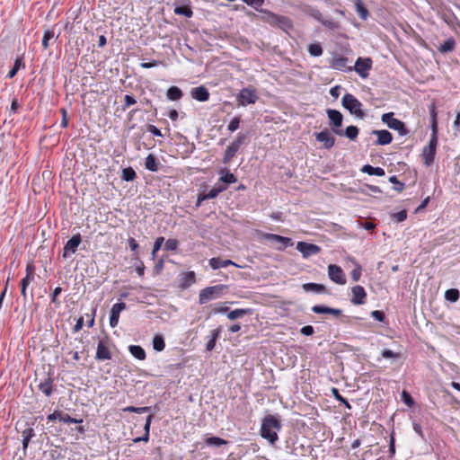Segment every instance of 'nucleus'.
<instances>
[{
    "instance_id": "7ed1b4c3",
    "label": "nucleus",
    "mask_w": 460,
    "mask_h": 460,
    "mask_svg": "<svg viewBox=\"0 0 460 460\" xmlns=\"http://www.w3.org/2000/svg\"><path fill=\"white\" fill-rule=\"evenodd\" d=\"M260 13L259 19L261 22H267L270 25L277 26L284 31H287L291 28L292 24L289 18L276 14L266 9L257 10Z\"/></svg>"
},
{
    "instance_id": "69168bd1",
    "label": "nucleus",
    "mask_w": 460,
    "mask_h": 460,
    "mask_svg": "<svg viewBox=\"0 0 460 460\" xmlns=\"http://www.w3.org/2000/svg\"><path fill=\"white\" fill-rule=\"evenodd\" d=\"M218 192L217 190L213 187L208 192H207L206 194L202 195V199H215L218 196Z\"/></svg>"
},
{
    "instance_id": "c756f323",
    "label": "nucleus",
    "mask_w": 460,
    "mask_h": 460,
    "mask_svg": "<svg viewBox=\"0 0 460 460\" xmlns=\"http://www.w3.org/2000/svg\"><path fill=\"white\" fill-rule=\"evenodd\" d=\"M362 172H366L369 175L384 176L385 170L381 167H374L370 164H366L361 169Z\"/></svg>"
},
{
    "instance_id": "0eeeda50",
    "label": "nucleus",
    "mask_w": 460,
    "mask_h": 460,
    "mask_svg": "<svg viewBox=\"0 0 460 460\" xmlns=\"http://www.w3.org/2000/svg\"><path fill=\"white\" fill-rule=\"evenodd\" d=\"M437 146H438L437 132H432L428 146H426L422 150V157L424 159V164L427 166H430L434 162Z\"/></svg>"
},
{
    "instance_id": "1a4fd4ad",
    "label": "nucleus",
    "mask_w": 460,
    "mask_h": 460,
    "mask_svg": "<svg viewBox=\"0 0 460 460\" xmlns=\"http://www.w3.org/2000/svg\"><path fill=\"white\" fill-rule=\"evenodd\" d=\"M257 100L256 91L252 88H243L238 94L239 104L243 106L255 103Z\"/></svg>"
},
{
    "instance_id": "bf43d9fd",
    "label": "nucleus",
    "mask_w": 460,
    "mask_h": 460,
    "mask_svg": "<svg viewBox=\"0 0 460 460\" xmlns=\"http://www.w3.org/2000/svg\"><path fill=\"white\" fill-rule=\"evenodd\" d=\"M239 125H240V118L234 117L228 124V127H227L228 130H230L231 132H234L239 128Z\"/></svg>"
},
{
    "instance_id": "4be33fe9",
    "label": "nucleus",
    "mask_w": 460,
    "mask_h": 460,
    "mask_svg": "<svg viewBox=\"0 0 460 460\" xmlns=\"http://www.w3.org/2000/svg\"><path fill=\"white\" fill-rule=\"evenodd\" d=\"M95 358L97 360H106L111 358V352L102 341L98 343Z\"/></svg>"
},
{
    "instance_id": "13d9d810",
    "label": "nucleus",
    "mask_w": 460,
    "mask_h": 460,
    "mask_svg": "<svg viewBox=\"0 0 460 460\" xmlns=\"http://www.w3.org/2000/svg\"><path fill=\"white\" fill-rule=\"evenodd\" d=\"M21 65H22V61L20 59H16L13 68L8 72L7 76L9 78L14 77L15 75L17 74L18 70L20 69Z\"/></svg>"
},
{
    "instance_id": "9d476101",
    "label": "nucleus",
    "mask_w": 460,
    "mask_h": 460,
    "mask_svg": "<svg viewBox=\"0 0 460 460\" xmlns=\"http://www.w3.org/2000/svg\"><path fill=\"white\" fill-rule=\"evenodd\" d=\"M296 250L302 253L304 258L318 254L321 252V248L318 245L305 242H298L296 243Z\"/></svg>"
},
{
    "instance_id": "6ab92c4d",
    "label": "nucleus",
    "mask_w": 460,
    "mask_h": 460,
    "mask_svg": "<svg viewBox=\"0 0 460 460\" xmlns=\"http://www.w3.org/2000/svg\"><path fill=\"white\" fill-rule=\"evenodd\" d=\"M372 134L377 137L376 141V145L385 146L390 144L393 141V135L388 130H373Z\"/></svg>"
},
{
    "instance_id": "f03ea898",
    "label": "nucleus",
    "mask_w": 460,
    "mask_h": 460,
    "mask_svg": "<svg viewBox=\"0 0 460 460\" xmlns=\"http://www.w3.org/2000/svg\"><path fill=\"white\" fill-rule=\"evenodd\" d=\"M260 13L259 19L261 22H267L270 25L277 26L284 31H287L291 28L292 24L289 18L276 14L266 9L257 10Z\"/></svg>"
},
{
    "instance_id": "5701e85b",
    "label": "nucleus",
    "mask_w": 460,
    "mask_h": 460,
    "mask_svg": "<svg viewBox=\"0 0 460 460\" xmlns=\"http://www.w3.org/2000/svg\"><path fill=\"white\" fill-rule=\"evenodd\" d=\"M312 311L315 314H331L334 316H340L341 314V309L331 308L321 305H314Z\"/></svg>"
},
{
    "instance_id": "49530a36",
    "label": "nucleus",
    "mask_w": 460,
    "mask_h": 460,
    "mask_svg": "<svg viewBox=\"0 0 460 460\" xmlns=\"http://www.w3.org/2000/svg\"><path fill=\"white\" fill-rule=\"evenodd\" d=\"M195 282V273L193 271H188L183 276L182 288H187Z\"/></svg>"
},
{
    "instance_id": "423d86ee",
    "label": "nucleus",
    "mask_w": 460,
    "mask_h": 460,
    "mask_svg": "<svg viewBox=\"0 0 460 460\" xmlns=\"http://www.w3.org/2000/svg\"><path fill=\"white\" fill-rule=\"evenodd\" d=\"M225 289H226V286L222 284L203 288L199 296V304L203 305L212 299L220 297Z\"/></svg>"
},
{
    "instance_id": "f8f14e48",
    "label": "nucleus",
    "mask_w": 460,
    "mask_h": 460,
    "mask_svg": "<svg viewBox=\"0 0 460 460\" xmlns=\"http://www.w3.org/2000/svg\"><path fill=\"white\" fill-rule=\"evenodd\" d=\"M315 139L323 144L325 149H331L335 144V138L328 129L314 133Z\"/></svg>"
},
{
    "instance_id": "6e6d98bb",
    "label": "nucleus",
    "mask_w": 460,
    "mask_h": 460,
    "mask_svg": "<svg viewBox=\"0 0 460 460\" xmlns=\"http://www.w3.org/2000/svg\"><path fill=\"white\" fill-rule=\"evenodd\" d=\"M389 181L395 185L394 190L398 192H401L404 189V183L399 181L395 175L391 176Z\"/></svg>"
},
{
    "instance_id": "4468645a",
    "label": "nucleus",
    "mask_w": 460,
    "mask_h": 460,
    "mask_svg": "<svg viewBox=\"0 0 460 460\" xmlns=\"http://www.w3.org/2000/svg\"><path fill=\"white\" fill-rule=\"evenodd\" d=\"M328 275L329 278L337 284L344 285L346 283V279L343 270L340 266L334 264L329 265Z\"/></svg>"
},
{
    "instance_id": "4c0bfd02",
    "label": "nucleus",
    "mask_w": 460,
    "mask_h": 460,
    "mask_svg": "<svg viewBox=\"0 0 460 460\" xmlns=\"http://www.w3.org/2000/svg\"><path fill=\"white\" fill-rule=\"evenodd\" d=\"M165 347L164 340L161 335H155L153 339V348L156 351H162Z\"/></svg>"
},
{
    "instance_id": "37998d69",
    "label": "nucleus",
    "mask_w": 460,
    "mask_h": 460,
    "mask_svg": "<svg viewBox=\"0 0 460 460\" xmlns=\"http://www.w3.org/2000/svg\"><path fill=\"white\" fill-rule=\"evenodd\" d=\"M356 10H357V13L362 18V19H367V14H368V11L367 9L365 7L364 4L361 2V0H357L356 4Z\"/></svg>"
},
{
    "instance_id": "dca6fc26",
    "label": "nucleus",
    "mask_w": 460,
    "mask_h": 460,
    "mask_svg": "<svg viewBox=\"0 0 460 460\" xmlns=\"http://www.w3.org/2000/svg\"><path fill=\"white\" fill-rule=\"evenodd\" d=\"M127 307L124 302L117 303L112 305L110 315V325L114 328L119 323V314L121 311L125 310Z\"/></svg>"
},
{
    "instance_id": "f3484780",
    "label": "nucleus",
    "mask_w": 460,
    "mask_h": 460,
    "mask_svg": "<svg viewBox=\"0 0 460 460\" xmlns=\"http://www.w3.org/2000/svg\"><path fill=\"white\" fill-rule=\"evenodd\" d=\"M352 298L351 303L358 305H363L365 303V298L367 296L366 291L361 286H355L351 289Z\"/></svg>"
},
{
    "instance_id": "680f3d73",
    "label": "nucleus",
    "mask_w": 460,
    "mask_h": 460,
    "mask_svg": "<svg viewBox=\"0 0 460 460\" xmlns=\"http://www.w3.org/2000/svg\"><path fill=\"white\" fill-rule=\"evenodd\" d=\"M246 139V136L244 134H238L236 139L233 141L231 144L236 146L237 148H240V146L244 143Z\"/></svg>"
},
{
    "instance_id": "f704fd0d",
    "label": "nucleus",
    "mask_w": 460,
    "mask_h": 460,
    "mask_svg": "<svg viewBox=\"0 0 460 460\" xmlns=\"http://www.w3.org/2000/svg\"><path fill=\"white\" fill-rule=\"evenodd\" d=\"M224 172L226 173L219 178L220 181H223V183H225L226 185L234 183L237 181V178L232 172H229V171H227L226 169L221 171V172Z\"/></svg>"
},
{
    "instance_id": "864d4df0",
    "label": "nucleus",
    "mask_w": 460,
    "mask_h": 460,
    "mask_svg": "<svg viewBox=\"0 0 460 460\" xmlns=\"http://www.w3.org/2000/svg\"><path fill=\"white\" fill-rule=\"evenodd\" d=\"M401 398L402 401L409 407L414 404V400L412 399L411 395L405 390L402 392Z\"/></svg>"
},
{
    "instance_id": "79ce46f5",
    "label": "nucleus",
    "mask_w": 460,
    "mask_h": 460,
    "mask_svg": "<svg viewBox=\"0 0 460 460\" xmlns=\"http://www.w3.org/2000/svg\"><path fill=\"white\" fill-rule=\"evenodd\" d=\"M308 52L313 57H320L323 54V48L318 43H313L308 46Z\"/></svg>"
},
{
    "instance_id": "20e7f679",
    "label": "nucleus",
    "mask_w": 460,
    "mask_h": 460,
    "mask_svg": "<svg viewBox=\"0 0 460 460\" xmlns=\"http://www.w3.org/2000/svg\"><path fill=\"white\" fill-rule=\"evenodd\" d=\"M341 104L350 114L357 118L363 119L365 117V112L361 109L362 103L351 93H346L342 97Z\"/></svg>"
},
{
    "instance_id": "a211bd4d",
    "label": "nucleus",
    "mask_w": 460,
    "mask_h": 460,
    "mask_svg": "<svg viewBox=\"0 0 460 460\" xmlns=\"http://www.w3.org/2000/svg\"><path fill=\"white\" fill-rule=\"evenodd\" d=\"M190 95L199 102H207L210 96L208 90L203 85L192 88Z\"/></svg>"
},
{
    "instance_id": "4d7b16f0",
    "label": "nucleus",
    "mask_w": 460,
    "mask_h": 460,
    "mask_svg": "<svg viewBox=\"0 0 460 460\" xmlns=\"http://www.w3.org/2000/svg\"><path fill=\"white\" fill-rule=\"evenodd\" d=\"M178 244L179 243L176 239L170 238L165 242L164 249L166 251H175L178 248Z\"/></svg>"
},
{
    "instance_id": "5fc2aeb1",
    "label": "nucleus",
    "mask_w": 460,
    "mask_h": 460,
    "mask_svg": "<svg viewBox=\"0 0 460 460\" xmlns=\"http://www.w3.org/2000/svg\"><path fill=\"white\" fill-rule=\"evenodd\" d=\"M242 1L244 4H246L247 5L254 8L257 11V10H259V8H261L263 5L265 0H242Z\"/></svg>"
},
{
    "instance_id": "72a5a7b5",
    "label": "nucleus",
    "mask_w": 460,
    "mask_h": 460,
    "mask_svg": "<svg viewBox=\"0 0 460 460\" xmlns=\"http://www.w3.org/2000/svg\"><path fill=\"white\" fill-rule=\"evenodd\" d=\"M167 97L172 100V101H177L179 99L181 98L182 96V92L181 90L177 87V86H171L168 90H167V93H166Z\"/></svg>"
},
{
    "instance_id": "b1692460",
    "label": "nucleus",
    "mask_w": 460,
    "mask_h": 460,
    "mask_svg": "<svg viewBox=\"0 0 460 460\" xmlns=\"http://www.w3.org/2000/svg\"><path fill=\"white\" fill-rule=\"evenodd\" d=\"M22 449L24 456L26 455V450L32 438L35 437V431L32 428H27L22 431Z\"/></svg>"
},
{
    "instance_id": "09e8293b",
    "label": "nucleus",
    "mask_w": 460,
    "mask_h": 460,
    "mask_svg": "<svg viewBox=\"0 0 460 460\" xmlns=\"http://www.w3.org/2000/svg\"><path fill=\"white\" fill-rule=\"evenodd\" d=\"M429 114L431 117V128L432 132H437V111L435 104H431L429 107Z\"/></svg>"
},
{
    "instance_id": "f257e3e1",
    "label": "nucleus",
    "mask_w": 460,
    "mask_h": 460,
    "mask_svg": "<svg viewBox=\"0 0 460 460\" xmlns=\"http://www.w3.org/2000/svg\"><path fill=\"white\" fill-rule=\"evenodd\" d=\"M280 429L281 424L279 420L272 415H268L262 420L261 435L270 444H274L279 439L277 431Z\"/></svg>"
},
{
    "instance_id": "2f4dec72",
    "label": "nucleus",
    "mask_w": 460,
    "mask_h": 460,
    "mask_svg": "<svg viewBox=\"0 0 460 460\" xmlns=\"http://www.w3.org/2000/svg\"><path fill=\"white\" fill-rule=\"evenodd\" d=\"M239 148L234 146V145L230 144L226 151L223 157V163L227 164L231 161V159L235 155V154L238 152Z\"/></svg>"
},
{
    "instance_id": "9b49d317",
    "label": "nucleus",
    "mask_w": 460,
    "mask_h": 460,
    "mask_svg": "<svg viewBox=\"0 0 460 460\" xmlns=\"http://www.w3.org/2000/svg\"><path fill=\"white\" fill-rule=\"evenodd\" d=\"M371 58H358L355 62L354 69L362 78H366L368 75V71L371 69Z\"/></svg>"
},
{
    "instance_id": "39448f33",
    "label": "nucleus",
    "mask_w": 460,
    "mask_h": 460,
    "mask_svg": "<svg viewBox=\"0 0 460 460\" xmlns=\"http://www.w3.org/2000/svg\"><path fill=\"white\" fill-rule=\"evenodd\" d=\"M326 112L330 120L329 126L331 130L337 136H343L344 132L341 129L343 115L341 112L332 109H328Z\"/></svg>"
},
{
    "instance_id": "aec40b11",
    "label": "nucleus",
    "mask_w": 460,
    "mask_h": 460,
    "mask_svg": "<svg viewBox=\"0 0 460 460\" xmlns=\"http://www.w3.org/2000/svg\"><path fill=\"white\" fill-rule=\"evenodd\" d=\"M349 59L342 56H335L332 58L331 62V67L333 69L345 71V70H351L350 66H348Z\"/></svg>"
},
{
    "instance_id": "e433bc0d",
    "label": "nucleus",
    "mask_w": 460,
    "mask_h": 460,
    "mask_svg": "<svg viewBox=\"0 0 460 460\" xmlns=\"http://www.w3.org/2000/svg\"><path fill=\"white\" fill-rule=\"evenodd\" d=\"M343 132H344L343 136H346L350 140H354L357 138L359 130H358V127L351 125V126L347 127L346 129L343 130Z\"/></svg>"
},
{
    "instance_id": "c9c22d12",
    "label": "nucleus",
    "mask_w": 460,
    "mask_h": 460,
    "mask_svg": "<svg viewBox=\"0 0 460 460\" xmlns=\"http://www.w3.org/2000/svg\"><path fill=\"white\" fill-rule=\"evenodd\" d=\"M174 13L178 15H182L187 18H190L193 14L192 10L189 6L180 5L174 8Z\"/></svg>"
},
{
    "instance_id": "de8ad7c7",
    "label": "nucleus",
    "mask_w": 460,
    "mask_h": 460,
    "mask_svg": "<svg viewBox=\"0 0 460 460\" xmlns=\"http://www.w3.org/2000/svg\"><path fill=\"white\" fill-rule=\"evenodd\" d=\"M332 394H333L334 398L337 401L341 402L347 409H351L350 403L348 402L347 399H345L343 396L341 395V394L339 393L338 389L332 388Z\"/></svg>"
},
{
    "instance_id": "6e6552de",
    "label": "nucleus",
    "mask_w": 460,
    "mask_h": 460,
    "mask_svg": "<svg viewBox=\"0 0 460 460\" xmlns=\"http://www.w3.org/2000/svg\"><path fill=\"white\" fill-rule=\"evenodd\" d=\"M381 119L388 126V128L398 131L401 136H405L409 133L405 124L398 119L394 118L393 112L383 114Z\"/></svg>"
},
{
    "instance_id": "473e14b6",
    "label": "nucleus",
    "mask_w": 460,
    "mask_h": 460,
    "mask_svg": "<svg viewBox=\"0 0 460 460\" xmlns=\"http://www.w3.org/2000/svg\"><path fill=\"white\" fill-rule=\"evenodd\" d=\"M456 47V40L453 38L447 39L438 48L440 53H447L454 50Z\"/></svg>"
},
{
    "instance_id": "a19ab883",
    "label": "nucleus",
    "mask_w": 460,
    "mask_h": 460,
    "mask_svg": "<svg viewBox=\"0 0 460 460\" xmlns=\"http://www.w3.org/2000/svg\"><path fill=\"white\" fill-rule=\"evenodd\" d=\"M228 442L221 438L218 437H210L208 438L206 440V444L208 446H215V447H220L223 445H226Z\"/></svg>"
},
{
    "instance_id": "ddd939ff",
    "label": "nucleus",
    "mask_w": 460,
    "mask_h": 460,
    "mask_svg": "<svg viewBox=\"0 0 460 460\" xmlns=\"http://www.w3.org/2000/svg\"><path fill=\"white\" fill-rule=\"evenodd\" d=\"M263 237L270 243H279L280 244L279 247H277L279 251H282L286 247L293 245L292 240L289 237H285L275 234H264Z\"/></svg>"
},
{
    "instance_id": "412c9836",
    "label": "nucleus",
    "mask_w": 460,
    "mask_h": 460,
    "mask_svg": "<svg viewBox=\"0 0 460 460\" xmlns=\"http://www.w3.org/2000/svg\"><path fill=\"white\" fill-rule=\"evenodd\" d=\"M230 265L235 266L237 268L241 267V266L237 265L236 263H234L231 260H222V259H220L218 257H214V258H211L209 260V266L213 270H217V269H220V268H226V267L230 266Z\"/></svg>"
},
{
    "instance_id": "0e129e2a",
    "label": "nucleus",
    "mask_w": 460,
    "mask_h": 460,
    "mask_svg": "<svg viewBox=\"0 0 460 460\" xmlns=\"http://www.w3.org/2000/svg\"><path fill=\"white\" fill-rule=\"evenodd\" d=\"M371 316L373 318H375L378 322H384L385 318V315L384 312L379 311V310L372 311L371 312Z\"/></svg>"
},
{
    "instance_id": "8fccbe9b",
    "label": "nucleus",
    "mask_w": 460,
    "mask_h": 460,
    "mask_svg": "<svg viewBox=\"0 0 460 460\" xmlns=\"http://www.w3.org/2000/svg\"><path fill=\"white\" fill-rule=\"evenodd\" d=\"M34 280V274L33 272H28L26 276L21 280V289L27 288L28 286Z\"/></svg>"
},
{
    "instance_id": "338daca9",
    "label": "nucleus",
    "mask_w": 460,
    "mask_h": 460,
    "mask_svg": "<svg viewBox=\"0 0 460 460\" xmlns=\"http://www.w3.org/2000/svg\"><path fill=\"white\" fill-rule=\"evenodd\" d=\"M389 453L391 456L395 454V439H394V432L393 431L390 436V443H389Z\"/></svg>"
},
{
    "instance_id": "58836bf2",
    "label": "nucleus",
    "mask_w": 460,
    "mask_h": 460,
    "mask_svg": "<svg viewBox=\"0 0 460 460\" xmlns=\"http://www.w3.org/2000/svg\"><path fill=\"white\" fill-rule=\"evenodd\" d=\"M250 312V309H235L228 313L227 317L230 320H235L237 318L243 317L246 314Z\"/></svg>"
},
{
    "instance_id": "cd10ccee",
    "label": "nucleus",
    "mask_w": 460,
    "mask_h": 460,
    "mask_svg": "<svg viewBox=\"0 0 460 460\" xmlns=\"http://www.w3.org/2000/svg\"><path fill=\"white\" fill-rule=\"evenodd\" d=\"M39 389L46 395L50 396L53 392V380L50 377L39 385Z\"/></svg>"
},
{
    "instance_id": "c03bdc74",
    "label": "nucleus",
    "mask_w": 460,
    "mask_h": 460,
    "mask_svg": "<svg viewBox=\"0 0 460 460\" xmlns=\"http://www.w3.org/2000/svg\"><path fill=\"white\" fill-rule=\"evenodd\" d=\"M123 411L140 414V413L149 412L151 411V407H148V406H145V407L128 406V407L124 408Z\"/></svg>"
},
{
    "instance_id": "052dcab7",
    "label": "nucleus",
    "mask_w": 460,
    "mask_h": 460,
    "mask_svg": "<svg viewBox=\"0 0 460 460\" xmlns=\"http://www.w3.org/2000/svg\"><path fill=\"white\" fill-rule=\"evenodd\" d=\"M393 217L398 223L402 222L407 217V212H406V210H401V211L394 214Z\"/></svg>"
},
{
    "instance_id": "3c124183",
    "label": "nucleus",
    "mask_w": 460,
    "mask_h": 460,
    "mask_svg": "<svg viewBox=\"0 0 460 460\" xmlns=\"http://www.w3.org/2000/svg\"><path fill=\"white\" fill-rule=\"evenodd\" d=\"M55 34L53 31L48 30L45 31L42 39V46L46 49L49 48V42L54 38Z\"/></svg>"
},
{
    "instance_id": "e2e57ef3",
    "label": "nucleus",
    "mask_w": 460,
    "mask_h": 460,
    "mask_svg": "<svg viewBox=\"0 0 460 460\" xmlns=\"http://www.w3.org/2000/svg\"><path fill=\"white\" fill-rule=\"evenodd\" d=\"M382 356L385 358H398L400 357L399 353H395L391 349H384L382 351Z\"/></svg>"
},
{
    "instance_id": "603ef678",
    "label": "nucleus",
    "mask_w": 460,
    "mask_h": 460,
    "mask_svg": "<svg viewBox=\"0 0 460 460\" xmlns=\"http://www.w3.org/2000/svg\"><path fill=\"white\" fill-rule=\"evenodd\" d=\"M60 421L64 423H82L83 420L75 419L71 417L69 414L62 412Z\"/></svg>"
},
{
    "instance_id": "ea45409f",
    "label": "nucleus",
    "mask_w": 460,
    "mask_h": 460,
    "mask_svg": "<svg viewBox=\"0 0 460 460\" xmlns=\"http://www.w3.org/2000/svg\"><path fill=\"white\" fill-rule=\"evenodd\" d=\"M136 176V172L132 167H127L122 170V179L126 181H133Z\"/></svg>"
},
{
    "instance_id": "2eb2a0df",
    "label": "nucleus",
    "mask_w": 460,
    "mask_h": 460,
    "mask_svg": "<svg viewBox=\"0 0 460 460\" xmlns=\"http://www.w3.org/2000/svg\"><path fill=\"white\" fill-rule=\"evenodd\" d=\"M81 241L82 238L79 234H74L64 246L63 257L66 258L68 255L75 253Z\"/></svg>"
},
{
    "instance_id": "bb28decb",
    "label": "nucleus",
    "mask_w": 460,
    "mask_h": 460,
    "mask_svg": "<svg viewBox=\"0 0 460 460\" xmlns=\"http://www.w3.org/2000/svg\"><path fill=\"white\" fill-rule=\"evenodd\" d=\"M145 166L148 171L155 172L159 170V162L154 155L149 154L146 158Z\"/></svg>"
},
{
    "instance_id": "393cba45",
    "label": "nucleus",
    "mask_w": 460,
    "mask_h": 460,
    "mask_svg": "<svg viewBox=\"0 0 460 460\" xmlns=\"http://www.w3.org/2000/svg\"><path fill=\"white\" fill-rule=\"evenodd\" d=\"M152 420H153V414H149L146 417V423H145V426H144V429H145L144 436L137 437V438H134V440H133L134 443H138V442H141V441L148 442V440H149V433H150V426H151Z\"/></svg>"
},
{
    "instance_id": "774afa93",
    "label": "nucleus",
    "mask_w": 460,
    "mask_h": 460,
    "mask_svg": "<svg viewBox=\"0 0 460 460\" xmlns=\"http://www.w3.org/2000/svg\"><path fill=\"white\" fill-rule=\"evenodd\" d=\"M300 332L305 336H311L314 334V327L311 325H305L301 328Z\"/></svg>"
},
{
    "instance_id": "7c9ffc66",
    "label": "nucleus",
    "mask_w": 460,
    "mask_h": 460,
    "mask_svg": "<svg viewBox=\"0 0 460 460\" xmlns=\"http://www.w3.org/2000/svg\"><path fill=\"white\" fill-rule=\"evenodd\" d=\"M220 332H221L220 328H217L211 332V337L206 344L207 350L211 351L214 349V348L216 346L217 340L218 339V337L220 335Z\"/></svg>"
},
{
    "instance_id": "a878e982",
    "label": "nucleus",
    "mask_w": 460,
    "mask_h": 460,
    "mask_svg": "<svg viewBox=\"0 0 460 460\" xmlns=\"http://www.w3.org/2000/svg\"><path fill=\"white\" fill-rule=\"evenodd\" d=\"M303 289L306 292L314 293H328L326 287L323 284L317 283H305L302 286Z\"/></svg>"
},
{
    "instance_id": "c85d7f7f",
    "label": "nucleus",
    "mask_w": 460,
    "mask_h": 460,
    "mask_svg": "<svg viewBox=\"0 0 460 460\" xmlns=\"http://www.w3.org/2000/svg\"><path fill=\"white\" fill-rule=\"evenodd\" d=\"M128 350L134 358L139 360H144L146 358V351L139 345H130L128 347Z\"/></svg>"
},
{
    "instance_id": "a18cd8bd",
    "label": "nucleus",
    "mask_w": 460,
    "mask_h": 460,
    "mask_svg": "<svg viewBox=\"0 0 460 460\" xmlns=\"http://www.w3.org/2000/svg\"><path fill=\"white\" fill-rule=\"evenodd\" d=\"M445 297L448 301L456 302L459 299V291L455 288L447 289L445 293Z\"/></svg>"
}]
</instances>
